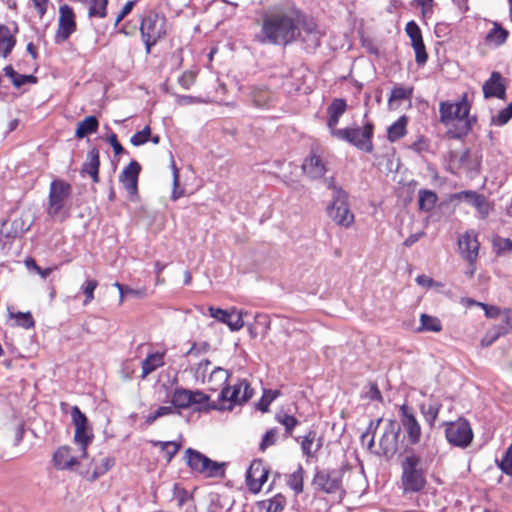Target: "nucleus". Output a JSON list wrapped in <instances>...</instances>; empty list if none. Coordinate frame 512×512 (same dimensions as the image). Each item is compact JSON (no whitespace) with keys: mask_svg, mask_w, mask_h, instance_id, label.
Returning <instances> with one entry per match:
<instances>
[{"mask_svg":"<svg viewBox=\"0 0 512 512\" xmlns=\"http://www.w3.org/2000/svg\"><path fill=\"white\" fill-rule=\"evenodd\" d=\"M438 200L434 191L422 189L419 191L418 207L420 210L431 211Z\"/></svg>","mask_w":512,"mask_h":512,"instance_id":"nucleus-41","label":"nucleus"},{"mask_svg":"<svg viewBox=\"0 0 512 512\" xmlns=\"http://www.w3.org/2000/svg\"><path fill=\"white\" fill-rule=\"evenodd\" d=\"M413 95V87L395 86L390 94L389 103L393 101L410 100Z\"/></svg>","mask_w":512,"mask_h":512,"instance_id":"nucleus-48","label":"nucleus"},{"mask_svg":"<svg viewBox=\"0 0 512 512\" xmlns=\"http://www.w3.org/2000/svg\"><path fill=\"white\" fill-rule=\"evenodd\" d=\"M299 22L300 9L294 2L273 4L261 13L255 38L260 44L288 46L300 38Z\"/></svg>","mask_w":512,"mask_h":512,"instance_id":"nucleus-1","label":"nucleus"},{"mask_svg":"<svg viewBox=\"0 0 512 512\" xmlns=\"http://www.w3.org/2000/svg\"><path fill=\"white\" fill-rule=\"evenodd\" d=\"M153 446L160 448L165 454L166 461L169 463L181 448V443L176 441H152Z\"/></svg>","mask_w":512,"mask_h":512,"instance_id":"nucleus-42","label":"nucleus"},{"mask_svg":"<svg viewBox=\"0 0 512 512\" xmlns=\"http://www.w3.org/2000/svg\"><path fill=\"white\" fill-rule=\"evenodd\" d=\"M254 395V389L247 379H239L233 385L222 388L218 399L211 401L208 408L211 410L231 411L236 406L247 403Z\"/></svg>","mask_w":512,"mask_h":512,"instance_id":"nucleus-4","label":"nucleus"},{"mask_svg":"<svg viewBox=\"0 0 512 512\" xmlns=\"http://www.w3.org/2000/svg\"><path fill=\"white\" fill-rule=\"evenodd\" d=\"M408 117L406 115L400 116L394 123L387 129V139L390 142H395L403 138L407 133Z\"/></svg>","mask_w":512,"mask_h":512,"instance_id":"nucleus-33","label":"nucleus"},{"mask_svg":"<svg viewBox=\"0 0 512 512\" xmlns=\"http://www.w3.org/2000/svg\"><path fill=\"white\" fill-rule=\"evenodd\" d=\"M299 31H303L307 35H313L319 40L321 33L317 23L312 18H307L300 10Z\"/></svg>","mask_w":512,"mask_h":512,"instance_id":"nucleus-44","label":"nucleus"},{"mask_svg":"<svg viewBox=\"0 0 512 512\" xmlns=\"http://www.w3.org/2000/svg\"><path fill=\"white\" fill-rule=\"evenodd\" d=\"M399 419L407 436V441L411 445L420 443L422 437L421 424L418 421L412 407L407 403L399 406Z\"/></svg>","mask_w":512,"mask_h":512,"instance_id":"nucleus-15","label":"nucleus"},{"mask_svg":"<svg viewBox=\"0 0 512 512\" xmlns=\"http://www.w3.org/2000/svg\"><path fill=\"white\" fill-rule=\"evenodd\" d=\"M208 312L210 314V316L214 319H216L217 321L223 323V324H226V321H228L229 319V311L227 310H223L221 308H216V307H213V306H209L208 307Z\"/></svg>","mask_w":512,"mask_h":512,"instance_id":"nucleus-56","label":"nucleus"},{"mask_svg":"<svg viewBox=\"0 0 512 512\" xmlns=\"http://www.w3.org/2000/svg\"><path fill=\"white\" fill-rule=\"evenodd\" d=\"M281 395L279 390L264 389L263 394L256 404L259 411L266 413L269 411L271 403Z\"/></svg>","mask_w":512,"mask_h":512,"instance_id":"nucleus-45","label":"nucleus"},{"mask_svg":"<svg viewBox=\"0 0 512 512\" xmlns=\"http://www.w3.org/2000/svg\"><path fill=\"white\" fill-rule=\"evenodd\" d=\"M107 141L112 146L115 155H120L121 153L124 152V148L121 145V143L118 141L117 135L115 133H111L107 137Z\"/></svg>","mask_w":512,"mask_h":512,"instance_id":"nucleus-62","label":"nucleus"},{"mask_svg":"<svg viewBox=\"0 0 512 512\" xmlns=\"http://www.w3.org/2000/svg\"><path fill=\"white\" fill-rule=\"evenodd\" d=\"M366 397L371 401L383 402V396L376 383H370Z\"/></svg>","mask_w":512,"mask_h":512,"instance_id":"nucleus-60","label":"nucleus"},{"mask_svg":"<svg viewBox=\"0 0 512 512\" xmlns=\"http://www.w3.org/2000/svg\"><path fill=\"white\" fill-rule=\"evenodd\" d=\"M312 485L326 494L342 492V477L336 470H318L314 474Z\"/></svg>","mask_w":512,"mask_h":512,"instance_id":"nucleus-16","label":"nucleus"},{"mask_svg":"<svg viewBox=\"0 0 512 512\" xmlns=\"http://www.w3.org/2000/svg\"><path fill=\"white\" fill-rule=\"evenodd\" d=\"M512 119V102L492 117L491 123L495 126H503Z\"/></svg>","mask_w":512,"mask_h":512,"instance_id":"nucleus-50","label":"nucleus"},{"mask_svg":"<svg viewBox=\"0 0 512 512\" xmlns=\"http://www.w3.org/2000/svg\"><path fill=\"white\" fill-rule=\"evenodd\" d=\"M141 172V165L132 160L122 170L119 181L126 189L129 196L134 197L138 193V179Z\"/></svg>","mask_w":512,"mask_h":512,"instance_id":"nucleus-20","label":"nucleus"},{"mask_svg":"<svg viewBox=\"0 0 512 512\" xmlns=\"http://www.w3.org/2000/svg\"><path fill=\"white\" fill-rule=\"evenodd\" d=\"M98 287V281L95 279L87 280L82 286V292L85 296L84 305L90 304L94 300V291Z\"/></svg>","mask_w":512,"mask_h":512,"instance_id":"nucleus-53","label":"nucleus"},{"mask_svg":"<svg viewBox=\"0 0 512 512\" xmlns=\"http://www.w3.org/2000/svg\"><path fill=\"white\" fill-rule=\"evenodd\" d=\"M109 0H89L88 16L90 18H105Z\"/></svg>","mask_w":512,"mask_h":512,"instance_id":"nucleus-43","label":"nucleus"},{"mask_svg":"<svg viewBox=\"0 0 512 512\" xmlns=\"http://www.w3.org/2000/svg\"><path fill=\"white\" fill-rule=\"evenodd\" d=\"M33 5L37 11L39 18H43V16L47 13L48 5L50 3L49 0H32Z\"/></svg>","mask_w":512,"mask_h":512,"instance_id":"nucleus-63","label":"nucleus"},{"mask_svg":"<svg viewBox=\"0 0 512 512\" xmlns=\"http://www.w3.org/2000/svg\"><path fill=\"white\" fill-rule=\"evenodd\" d=\"M328 216L339 226L349 228L355 221L350 210L348 195L343 189H337L331 204L327 207Z\"/></svg>","mask_w":512,"mask_h":512,"instance_id":"nucleus-8","label":"nucleus"},{"mask_svg":"<svg viewBox=\"0 0 512 512\" xmlns=\"http://www.w3.org/2000/svg\"><path fill=\"white\" fill-rule=\"evenodd\" d=\"M405 32L411 40V46L415 51V61L423 66L428 60V54L422 38V33L415 21H409L405 26Z\"/></svg>","mask_w":512,"mask_h":512,"instance_id":"nucleus-18","label":"nucleus"},{"mask_svg":"<svg viewBox=\"0 0 512 512\" xmlns=\"http://www.w3.org/2000/svg\"><path fill=\"white\" fill-rule=\"evenodd\" d=\"M151 137V129L145 126L141 131L136 132L131 138L130 142L133 146H140L145 144Z\"/></svg>","mask_w":512,"mask_h":512,"instance_id":"nucleus-54","label":"nucleus"},{"mask_svg":"<svg viewBox=\"0 0 512 512\" xmlns=\"http://www.w3.org/2000/svg\"><path fill=\"white\" fill-rule=\"evenodd\" d=\"M172 170H173V186H174V191L172 193V199L177 200L179 197L182 196V192L178 193L176 190L179 186V171H178V168L176 167V164L174 161H172Z\"/></svg>","mask_w":512,"mask_h":512,"instance_id":"nucleus-61","label":"nucleus"},{"mask_svg":"<svg viewBox=\"0 0 512 512\" xmlns=\"http://www.w3.org/2000/svg\"><path fill=\"white\" fill-rule=\"evenodd\" d=\"M269 469L261 459L251 462L246 472V485L252 494L261 492L263 485L267 482Z\"/></svg>","mask_w":512,"mask_h":512,"instance_id":"nucleus-17","label":"nucleus"},{"mask_svg":"<svg viewBox=\"0 0 512 512\" xmlns=\"http://www.w3.org/2000/svg\"><path fill=\"white\" fill-rule=\"evenodd\" d=\"M502 315L504 324L495 327L494 339L512 332V310L506 308L502 311Z\"/></svg>","mask_w":512,"mask_h":512,"instance_id":"nucleus-47","label":"nucleus"},{"mask_svg":"<svg viewBox=\"0 0 512 512\" xmlns=\"http://www.w3.org/2000/svg\"><path fill=\"white\" fill-rule=\"evenodd\" d=\"M458 247L463 259L467 262H476L480 243L475 231H466L458 239Z\"/></svg>","mask_w":512,"mask_h":512,"instance_id":"nucleus-21","label":"nucleus"},{"mask_svg":"<svg viewBox=\"0 0 512 512\" xmlns=\"http://www.w3.org/2000/svg\"><path fill=\"white\" fill-rule=\"evenodd\" d=\"M445 426V437L451 445L466 448L471 444L473 431L465 418L460 417L454 422H447Z\"/></svg>","mask_w":512,"mask_h":512,"instance_id":"nucleus-12","label":"nucleus"},{"mask_svg":"<svg viewBox=\"0 0 512 512\" xmlns=\"http://www.w3.org/2000/svg\"><path fill=\"white\" fill-rule=\"evenodd\" d=\"M304 474L305 471L303 467L299 465L297 470L288 476L287 485L296 495L302 493L304 490Z\"/></svg>","mask_w":512,"mask_h":512,"instance_id":"nucleus-40","label":"nucleus"},{"mask_svg":"<svg viewBox=\"0 0 512 512\" xmlns=\"http://www.w3.org/2000/svg\"><path fill=\"white\" fill-rule=\"evenodd\" d=\"M100 152L97 147H92L82 165L81 173L91 177L93 183H99Z\"/></svg>","mask_w":512,"mask_h":512,"instance_id":"nucleus-29","label":"nucleus"},{"mask_svg":"<svg viewBox=\"0 0 512 512\" xmlns=\"http://www.w3.org/2000/svg\"><path fill=\"white\" fill-rule=\"evenodd\" d=\"M71 193V185L62 179H55L50 183L47 206V213L50 217L56 218L62 213Z\"/></svg>","mask_w":512,"mask_h":512,"instance_id":"nucleus-9","label":"nucleus"},{"mask_svg":"<svg viewBox=\"0 0 512 512\" xmlns=\"http://www.w3.org/2000/svg\"><path fill=\"white\" fill-rule=\"evenodd\" d=\"M347 103L343 98L334 99L331 104L327 107V127L330 130L331 135H334L335 131H338L337 125L340 117L346 112Z\"/></svg>","mask_w":512,"mask_h":512,"instance_id":"nucleus-27","label":"nucleus"},{"mask_svg":"<svg viewBox=\"0 0 512 512\" xmlns=\"http://www.w3.org/2000/svg\"><path fill=\"white\" fill-rule=\"evenodd\" d=\"M477 306L481 307L484 310L485 316L487 318L495 319L502 315V311L497 306L488 305L486 303H477Z\"/></svg>","mask_w":512,"mask_h":512,"instance_id":"nucleus-57","label":"nucleus"},{"mask_svg":"<svg viewBox=\"0 0 512 512\" xmlns=\"http://www.w3.org/2000/svg\"><path fill=\"white\" fill-rule=\"evenodd\" d=\"M165 355L166 351H157L147 354L141 363L142 371L140 378L144 380L148 377V375L156 371L158 368L163 367L165 365Z\"/></svg>","mask_w":512,"mask_h":512,"instance_id":"nucleus-30","label":"nucleus"},{"mask_svg":"<svg viewBox=\"0 0 512 512\" xmlns=\"http://www.w3.org/2000/svg\"><path fill=\"white\" fill-rule=\"evenodd\" d=\"M226 325L232 331H239L244 326L242 313L236 311V309H232L229 313V319L226 321Z\"/></svg>","mask_w":512,"mask_h":512,"instance_id":"nucleus-52","label":"nucleus"},{"mask_svg":"<svg viewBox=\"0 0 512 512\" xmlns=\"http://www.w3.org/2000/svg\"><path fill=\"white\" fill-rule=\"evenodd\" d=\"M258 506L265 509L266 512H282L286 506V498L279 493L270 499L258 502Z\"/></svg>","mask_w":512,"mask_h":512,"instance_id":"nucleus-37","label":"nucleus"},{"mask_svg":"<svg viewBox=\"0 0 512 512\" xmlns=\"http://www.w3.org/2000/svg\"><path fill=\"white\" fill-rule=\"evenodd\" d=\"M210 365L211 361L208 359L200 361L196 366L195 374L197 378H201L202 382L207 383L209 390L217 391L226 386V383L230 378V373L222 367H215L208 373Z\"/></svg>","mask_w":512,"mask_h":512,"instance_id":"nucleus-11","label":"nucleus"},{"mask_svg":"<svg viewBox=\"0 0 512 512\" xmlns=\"http://www.w3.org/2000/svg\"><path fill=\"white\" fill-rule=\"evenodd\" d=\"M99 128V121L95 116H87L77 125L75 136L83 139L86 136L96 133Z\"/></svg>","mask_w":512,"mask_h":512,"instance_id":"nucleus-34","label":"nucleus"},{"mask_svg":"<svg viewBox=\"0 0 512 512\" xmlns=\"http://www.w3.org/2000/svg\"><path fill=\"white\" fill-rule=\"evenodd\" d=\"M507 80L498 71H493L490 77L484 82L482 91L485 99H505Z\"/></svg>","mask_w":512,"mask_h":512,"instance_id":"nucleus-19","label":"nucleus"},{"mask_svg":"<svg viewBox=\"0 0 512 512\" xmlns=\"http://www.w3.org/2000/svg\"><path fill=\"white\" fill-rule=\"evenodd\" d=\"M53 461L55 467L61 470L71 469L79 464L77 458L71 455L69 446L59 447L53 455Z\"/></svg>","mask_w":512,"mask_h":512,"instance_id":"nucleus-32","label":"nucleus"},{"mask_svg":"<svg viewBox=\"0 0 512 512\" xmlns=\"http://www.w3.org/2000/svg\"><path fill=\"white\" fill-rule=\"evenodd\" d=\"M509 35V31L499 22L492 21V28L485 35L484 41L488 46L500 47L507 42Z\"/></svg>","mask_w":512,"mask_h":512,"instance_id":"nucleus-31","label":"nucleus"},{"mask_svg":"<svg viewBox=\"0 0 512 512\" xmlns=\"http://www.w3.org/2000/svg\"><path fill=\"white\" fill-rule=\"evenodd\" d=\"M140 35L145 45L146 54L167 35V20L163 13L150 9L140 19Z\"/></svg>","mask_w":512,"mask_h":512,"instance_id":"nucleus-5","label":"nucleus"},{"mask_svg":"<svg viewBox=\"0 0 512 512\" xmlns=\"http://www.w3.org/2000/svg\"><path fill=\"white\" fill-rule=\"evenodd\" d=\"M185 461L188 467L206 478H224L225 464L211 460L201 452L188 448L185 451Z\"/></svg>","mask_w":512,"mask_h":512,"instance_id":"nucleus-7","label":"nucleus"},{"mask_svg":"<svg viewBox=\"0 0 512 512\" xmlns=\"http://www.w3.org/2000/svg\"><path fill=\"white\" fill-rule=\"evenodd\" d=\"M172 407L175 409H188L193 405H203L209 409L210 397L202 391H192L183 387H177L171 394Z\"/></svg>","mask_w":512,"mask_h":512,"instance_id":"nucleus-13","label":"nucleus"},{"mask_svg":"<svg viewBox=\"0 0 512 512\" xmlns=\"http://www.w3.org/2000/svg\"><path fill=\"white\" fill-rule=\"evenodd\" d=\"M137 2L138 0H130L121 8L115 19V25H118L132 11Z\"/></svg>","mask_w":512,"mask_h":512,"instance_id":"nucleus-59","label":"nucleus"},{"mask_svg":"<svg viewBox=\"0 0 512 512\" xmlns=\"http://www.w3.org/2000/svg\"><path fill=\"white\" fill-rule=\"evenodd\" d=\"M303 172L312 179L324 176L327 171L326 162L316 151L312 150L302 164Z\"/></svg>","mask_w":512,"mask_h":512,"instance_id":"nucleus-23","label":"nucleus"},{"mask_svg":"<svg viewBox=\"0 0 512 512\" xmlns=\"http://www.w3.org/2000/svg\"><path fill=\"white\" fill-rule=\"evenodd\" d=\"M71 418L75 426L74 443L80 446V458H87L88 446L90 445L94 438L93 432L88 425V419L86 415L79 409L78 406L72 407Z\"/></svg>","mask_w":512,"mask_h":512,"instance_id":"nucleus-10","label":"nucleus"},{"mask_svg":"<svg viewBox=\"0 0 512 512\" xmlns=\"http://www.w3.org/2000/svg\"><path fill=\"white\" fill-rule=\"evenodd\" d=\"M115 465V459L113 457H104L99 461L93 459L90 462L89 467L84 470L81 474L89 482H94L108 471H110Z\"/></svg>","mask_w":512,"mask_h":512,"instance_id":"nucleus-24","label":"nucleus"},{"mask_svg":"<svg viewBox=\"0 0 512 512\" xmlns=\"http://www.w3.org/2000/svg\"><path fill=\"white\" fill-rule=\"evenodd\" d=\"M278 439V429L276 427L266 431L259 444V451L264 453L269 447L276 444Z\"/></svg>","mask_w":512,"mask_h":512,"instance_id":"nucleus-49","label":"nucleus"},{"mask_svg":"<svg viewBox=\"0 0 512 512\" xmlns=\"http://www.w3.org/2000/svg\"><path fill=\"white\" fill-rule=\"evenodd\" d=\"M12 317L15 319L18 326L25 329H31L35 326V320L30 312H17L12 314Z\"/></svg>","mask_w":512,"mask_h":512,"instance_id":"nucleus-51","label":"nucleus"},{"mask_svg":"<svg viewBox=\"0 0 512 512\" xmlns=\"http://www.w3.org/2000/svg\"><path fill=\"white\" fill-rule=\"evenodd\" d=\"M443 329L442 323L439 318L423 313L420 315V326L418 331L441 332Z\"/></svg>","mask_w":512,"mask_h":512,"instance_id":"nucleus-39","label":"nucleus"},{"mask_svg":"<svg viewBox=\"0 0 512 512\" xmlns=\"http://www.w3.org/2000/svg\"><path fill=\"white\" fill-rule=\"evenodd\" d=\"M210 350V344L207 342H203L199 347L196 343H193L191 348L187 351V355H198L201 351L207 352Z\"/></svg>","mask_w":512,"mask_h":512,"instance_id":"nucleus-64","label":"nucleus"},{"mask_svg":"<svg viewBox=\"0 0 512 512\" xmlns=\"http://www.w3.org/2000/svg\"><path fill=\"white\" fill-rule=\"evenodd\" d=\"M441 408L442 404L440 402H435L429 405L422 403L419 405L420 413L430 429L434 428Z\"/></svg>","mask_w":512,"mask_h":512,"instance_id":"nucleus-35","label":"nucleus"},{"mask_svg":"<svg viewBox=\"0 0 512 512\" xmlns=\"http://www.w3.org/2000/svg\"><path fill=\"white\" fill-rule=\"evenodd\" d=\"M18 27L11 30L8 26L0 24V57L6 59L16 46Z\"/></svg>","mask_w":512,"mask_h":512,"instance_id":"nucleus-28","label":"nucleus"},{"mask_svg":"<svg viewBox=\"0 0 512 512\" xmlns=\"http://www.w3.org/2000/svg\"><path fill=\"white\" fill-rule=\"evenodd\" d=\"M5 76L11 79L12 84L16 88H20L26 83L36 84L38 79L34 75H21L17 73L11 65H7L3 68Z\"/></svg>","mask_w":512,"mask_h":512,"instance_id":"nucleus-36","label":"nucleus"},{"mask_svg":"<svg viewBox=\"0 0 512 512\" xmlns=\"http://www.w3.org/2000/svg\"><path fill=\"white\" fill-rule=\"evenodd\" d=\"M77 30L76 14L68 4H62L59 7V18L57 29L54 36L56 44L66 42L70 36Z\"/></svg>","mask_w":512,"mask_h":512,"instance_id":"nucleus-14","label":"nucleus"},{"mask_svg":"<svg viewBox=\"0 0 512 512\" xmlns=\"http://www.w3.org/2000/svg\"><path fill=\"white\" fill-rule=\"evenodd\" d=\"M470 109L471 105L466 92L461 95L460 100L456 103L450 101L440 103V122L447 125L451 121H458V124L447 132L450 138L461 139L471 131L473 124L476 122V117L469 116Z\"/></svg>","mask_w":512,"mask_h":512,"instance_id":"nucleus-2","label":"nucleus"},{"mask_svg":"<svg viewBox=\"0 0 512 512\" xmlns=\"http://www.w3.org/2000/svg\"><path fill=\"white\" fill-rule=\"evenodd\" d=\"M303 455L307 458H316L323 447V438L317 436L315 430H309L300 440Z\"/></svg>","mask_w":512,"mask_h":512,"instance_id":"nucleus-26","label":"nucleus"},{"mask_svg":"<svg viewBox=\"0 0 512 512\" xmlns=\"http://www.w3.org/2000/svg\"><path fill=\"white\" fill-rule=\"evenodd\" d=\"M395 426L393 420L389 421L379 441L381 454L386 458L392 457L398 450L399 429H396Z\"/></svg>","mask_w":512,"mask_h":512,"instance_id":"nucleus-22","label":"nucleus"},{"mask_svg":"<svg viewBox=\"0 0 512 512\" xmlns=\"http://www.w3.org/2000/svg\"><path fill=\"white\" fill-rule=\"evenodd\" d=\"M174 497L177 500L178 506H183L186 501L189 499V493L183 487H180L178 484L174 485Z\"/></svg>","mask_w":512,"mask_h":512,"instance_id":"nucleus-58","label":"nucleus"},{"mask_svg":"<svg viewBox=\"0 0 512 512\" xmlns=\"http://www.w3.org/2000/svg\"><path fill=\"white\" fill-rule=\"evenodd\" d=\"M374 123L367 120L362 128L359 127H346L334 132L333 137L342 141H346L359 150L366 153H372L374 150L373 136H374Z\"/></svg>","mask_w":512,"mask_h":512,"instance_id":"nucleus-6","label":"nucleus"},{"mask_svg":"<svg viewBox=\"0 0 512 512\" xmlns=\"http://www.w3.org/2000/svg\"><path fill=\"white\" fill-rule=\"evenodd\" d=\"M275 420L285 427L287 436H292L294 429L299 425V420L287 413H278L275 416Z\"/></svg>","mask_w":512,"mask_h":512,"instance_id":"nucleus-46","label":"nucleus"},{"mask_svg":"<svg viewBox=\"0 0 512 512\" xmlns=\"http://www.w3.org/2000/svg\"><path fill=\"white\" fill-rule=\"evenodd\" d=\"M197 73L191 70L184 71L178 79L179 85L188 90L195 83Z\"/></svg>","mask_w":512,"mask_h":512,"instance_id":"nucleus-55","label":"nucleus"},{"mask_svg":"<svg viewBox=\"0 0 512 512\" xmlns=\"http://www.w3.org/2000/svg\"><path fill=\"white\" fill-rule=\"evenodd\" d=\"M454 200H465L474 206L482 218H486L490 212V205L485 196L476 191H461L453 195Z\"/></svg>","mask_w":512,"mask_h":512,"instance_id":"nucleus-25","label":"nucleus"},{"mask_svg":"<svg viewBox=\"0 0 512 512\" xmlns=\"http://www.w3.org/2000/svg\"><path fill=\"white\" fill-rule=\"evenodd\" d=\"M400 483L403 494L421 493L428 485L422 458L414 450L409 451L401 461Z\"/></svg>","mask_w":512,"mask_h":512,"instance_id":"nucleus-3","label":"nucleus"},{"mask_svg":"<svg viewBox=\"0 0 512 512\" xmlns=\"http://www.w3.org/2000/svg\"><path fill=\"white\" fill-rule=\"evenodd\" d=\"M250 95L253 104L259 108L268 106L272 100V93L267 87H253Z\"/></svg>","mask_w":512,"mask_h":512,"instance_id":"nucleus-38","label":"nucleus"}]
</instances>
